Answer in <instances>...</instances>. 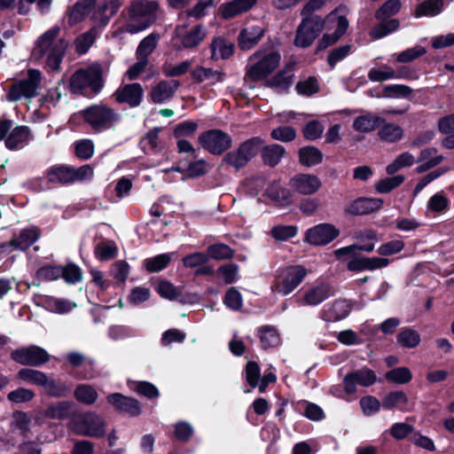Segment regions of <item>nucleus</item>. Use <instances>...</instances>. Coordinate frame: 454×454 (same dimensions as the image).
<instances>
[{
  "label": "nucleus",
  "instance_id": "obj_1",
  "mask_svg": "<svg viewBox=\"0 0 454 454\" xmlns=\"http://www.w3.org/2000/svg\"><path fill=\"white\" fill-rule=\"evenodd\" d=\"M59 33V27H54L42 35L32 53L37 59L46 57V67L52 71L59 69L68 45L65 39L58 37Z\"/></svg>",
  "mask_w": 454,
  "mask_h": 454
},
{
  "label": "nucleus",
  "instance_id": "obj_2",
  "mask_svg": "<svg viewBox=\"0 0 454 454\" xmlns=\"http://www.w3.org/2000/svg\"><path fill=\"white\" fill-rule=\"evenodd\" d=\"M280 59L276 48L271 44H263L249 57L245 81L257 82L265 78L278 67Z\"/></svg>",
  "mask_w": 454,
  "mask_h": 454
},
{
  "label": "nucleus",
  "instance_id": "obj_3",
  "mask_svg": "<svg viewBox=\"0 0 454 454\" xmlns=\"http://www.w3.org/2000/svg\"><path fill=\"white\" fill-rule=\"evenodd\" d=\"M158 7V3L154 1H134L129 8V18L121 31L137 34L149 27L156 20Z\"/></svg>",
  "mask_w": 454,
  "mask_h": 454
},
{
  "label": "nucleus",
  "instance_id": "obj_4",
  "mask_svg": "<svg viewBox=\"0 0 454 454\" xmlns=\"http://www.w3.org/2000/svg\"><path fill=\"white\" fill-rule=\"evenodd\" d=\"M90 88L98 93L102 88V71L98 66L76 71L70 79V90L74 94H83V90Z\"/></svg>",
  "mask_w": 454,
  "mask_h": 454
},
{
  "label": "nucleus",
  "instance_id": "obj_5",
  "mask_svg": "<svg viewBox=\"0 0 454 454\" xmlns=\"http://www.w3.org/2000/svg\"><path fill=\"white\" fill-rule=\"evenodd\" d=\"M73 430L80 435L101 438L106 434L105 419L96 412L77 416L72 422Z\"/></svg>",
  "mask_w": 454,
  "mask_h": 454
},
{
  "label": "nucleus",
  "instance_id": "obj_6",
  "mask_svg": "<svg viewBox=\"0 0 454 454\" xmlns=\"http://www.w3.org/2000/svg\"><path fill=\"white\" fill-rule=\"evenodd\" d=\"M262 145V141L258 137L247 139L237 150L226 153L223 158V163L239 169L256 155Z\"/></svg>",
  "mask_w": 454,
  "mask_h": 454
},
{
  "label": "nucleus",
  "instance_id": "obj_7",
  "mask_svg": "<svg viewBox=\"0 0 454 454\" xmlns=\"http://www.w3.org/2000/svg\"><path fill=\"white\" fill-rule=\"evenodd\" d=\"M324 27V21L317 15L303 18L297 28L294 44L299 47H309L318 36Z\"/></svg>",
  "mask_w": 454,
  "mask_h": 454
},
{
  "label": "nucleus",
  "instance_id": "obj_8",
  "mask_svg": "<svg viewBox=\"0 0 454 454\" xmlns=\"http://www.w3.org/2000/svg\"><path fill=\"white\" fill-rule=\"evenodd\" d=\"M201 146L215 155H220L231 146V137L221 129H210L199 137Z\"/></svg>",
  "mask_w": 454,
  "mask_h": 454
},
{
  "label": "nucleus",
  "instance_id": "obj_9",
  "mask_svg": "<svg viewBox=\"0 0 454 454\" xmlns=\"http://www.w3.org/2000/svg\"><path fill=\"white\" fill-rule=\"evenodd\" d=\"M307 272V270L301 265L284 269L276 281V292L283 295L291 294L301 283Z\"/></svg>",
  "mask_w": 454,
  "mask_h": 454
},
{
  "label": "nucleus",
  "instance_id": "obj_10",
  "mask_svg": "<svg viewBox=\"0 0 454 454\" xmlns=\"http://www.w3.org/2000/svg\"><path fill=\"white\" fill-rule=\"evenodd\" d=\"M11 357L18 364L28 366H40L50 360L47 351L35 345L14 349Z\"/></svg>",
  "mask_w": 454,
  "mask_h": 454
},
{
  "label": "nucleus",
  "instance_id": "obj_11",
  "mask_svg": "<svg viewBox=\"0 0 454 454\" xmlns=\"http://www.w3.org/2000/svg\"><path fill=\"white\" fill-rule=\"evenodd\" d=\"M41 82V73L35 69L28 70V76L26 80L20 81L12 86L7 98L10 101H17L22 97L33 98Z\"/></svg>",
  "mask_w": 454,
  "mask_h": 454
},
{
  "label": "nucleus",
  "instance_id": "obj_12",
  "mask_svg": "<svg viewBox=\"0 0 454 454\" xmlns=\"http://www.w3.org/2000/svg\"><path fill=\"white\" fill-rule=\"evenodd\" d=\"M84 118L94 129H101L116 121L118 115L105 106H93L84 112Z\"/></svg>",
  "mask_w": 454,
  "mask_h": 454
},
{
  "label": "nucleus",
  "instance_id": "obj_13",
  "mask_svg": "<svg viewBox=\"0 0 454 454\" xmlns=\"http://www.w3.org/2000/svg\"><path fill=\"white\" fill-rule=\"evenodd\" d=\"M288 184L300 194L312 195L320 189L322 183L315 175L297 174L290 179Z\"/></svg>",
  "mask_w": 454,
  "mask_h": 454
},
{
  "label": "nucleus",
  "instance_id": "obj_14",
  "mask_svg": "<svg viewBox=\"0 0 454 454\" xmlns=\"http://www.w3.org/2000/svg\"><path fill=\"white\" fill-rule=\"evenodd\" d=\"M339 231L328 223L318 224L306 233V240L312 245H325L339 236Z\"/></svg>",
  "mask_w": 454,
  "mask_h": 454
},
{
  "label": "nucleus",
  "instance_id": "obj_15",
  "mask_svg": "<svg viewBox=\"0 0 454 454\" xmlns=\"http://www.w3.org/2000/svg\"><path fill=\"white\" fill-rule=\"evenodd\" d=\"M179 86L176 80H161L152 87L149 98L154 104H164L174 97Z\"/></svg>",
  "mask_w": 454,
  "mask_h": 454
},
{
  "label": "nucleus",
  "instance_id": "obj_16",
  "mask_svg": "<svg viewBox=\"0 0 454 454\" xmlns=\"http://www.w3.org/2000/svg\"><path fill=\"white\" fill-rule=\"evenodd\" d=\"M114 96L118 103H126L131 107H135L140 105L144 90L139 83L127 84L119 88Z\"/></svg>",
  "mask_w": 454,
  "mask_h": 454
},
{
  "label": "nucleus",
  "instance_id": "obj_17",
  "mask_svg": "<svg viewBox=\"0 0 454 454\" xmlns=\"http://www.w3.org/2000/svg\"><path fill=\"white\" fill-rule=\"evenodd\" d=\"M264 28L259 26H248L244 27L238 36V46L242 51L253 49L259 43L264 35Z\"/></svg>",
  "mask_w": 454,
  "mask_h": 454
},
{
  "label": "nucleus",
  "instance_id": "obj_18",
  "mask_svg": "<svg viewBox=\"0 0 454 454\" xmlns=\"http://www.w3.org/2000/svg\"><path fill=\"white\" fill-rule=\"evenodd\" d=\"M107 401L119 411L128 413L130 416H137L141 412L137 400L124 396L121 394H111L107 396Z\"/></svg>",
  "mask_w": 454,
  "mask_h": 454
},
{
  "label": "nucleus",
  "instance_id": "obj_19",
  "mask_svg": "<svg viewBox=\"0 0 454 454\" xmlns=\"http://www.w3.org/2000/svg\"><path fill=\"white\" fill-rule=\"evenodd\" d=\"M381 204L379 199L359 198L346 207L345 213L352 215H366L380 208Z\"/></svg>",
  "mask_w": 454,
  "mask_h": 454
},
{
  "label": "nucleus",
  "instance_id": "obj_20",
  "mask_svg": "<svg viewBox=\"0 0 454 454\" xmlns=\"http://www.w3.org/2000/svg\"><path fill=\"white\" fill-rule=\"evenodd\" d=\"M294 64H287L272 79L267 81V85L278 92L286 91L294 82Z\"/></svg>",
  "mask_w": 454,
  "mask_h": 454
},
{
  "label": "nucleus",
  "instance_id": "obj_21",
  "mask_svg": "<svg viewBox=\"0 0 454 454\" xmlns=\"http://www.w3.org/2000/svg\"><path fill=\"white\" fill-rule=\"evenodd\" d=\"M40 236L37 228H29L22 230L20 235L12 238L9 244H3L1 247H12L15 249L25 250L28 248Z\"/></svg>",
  "mask_w": 454,
  "mask_h": 454
},
{
  "label": "nucleus",
  "instance_id": "obj_22",
  "mask_svg": "<svg viewBox=\"0 0 454 454\" xmlns=\"http://www.w3.org/2000/svg\"><path fill=\"white\" fill-rule=\"evenodd\" d=\"M191 74L192 79L200 83L208 82L211 84H215L216 82H222L225 78V73L223 70L202 66L196 67Z\"/></svg>",
  "mask_w": 454,
  "mask_h": 454
},
{
  "label": "nucleus",
  "instance_id": "obj_23",
  "mask_svg": "<svg viewBox=\"0 0 454 454\" xmlns=\"http://www.w3.org/2000/svg\"><path fill=\"white\" fill-rule=\"evenodd\" d=\"M95 4L96 0H81L69 7L67 12L68 24L74 26L82 21L85 16L94 7Z\"/></svg>",
  "mask_w": 454,
  "mask_h": 454
},
{
  "label": "nucleus",
  "instance_id": "obj_24",
  "mask_svg": "<svg viewBox=\"0 0 454 454\" xmlns=\"http://www.w3.org/2000/svg\"><path fill=\"white\" fill-rule=\"evenodd\" d=\"M73 403L61 401L50 404L43 411L42 416L51 419H66L73 413Z\"/></svg>",
  "mask_w": 454,
  "mask_h": 454
},
{
  "label": "nucleus",
  "instance_id": "obj_25",
  "mask_svg": "<svg viewBox=\"0 0 454 454\" xmlns=\"http://www.w3.org/2000/svg\"><path fill=\"white\" fill-rule=\"evenodd\" d=\"M256 4V0H233L220 8L223 19H231L250 10Z\"/></svg>",
  "mask_w": 454,
  "mask_h": 454
},
{
  "label": "nucleus",
  "instance_id": "obj_26",
  "mask_svg": "<svg viewBox=\"0 0 454 454\" xmlns=\"http://www.w3.org/2000/svg\"><path fill=\"white\" fill-rule=\"evenodd\" d=\"M385 120L372 114L356 117L353 121V129L358 132L368 133L375 130Z\"/></svg>",
  "mask_w": 454,
  "mask_h": 454
},
{
  "label": "nucleus",
  "instance_id": "obj_27",
  "mask_svg": "<svg viewBox=\"0 0 454 454\" xmlns=\"http://www.w3.org/2000/svg\"><path fill=\"white\" fill-rule=\"evenodd\" d=\"M184 28H177V36L180 38L184 48H192L200 44L206 35L202 26H197L189 32L183 34Z\"/></svg>",
  "mask_w": 454,
  "mask_h": 454
},
{
  "label": "nucleus",
  "instance_id": "obj_28",
  "mask_svg": "<svg viewBox=\"0 0 454 454\" xmlns=\"http://www.w3.org/2000/svg\"><path fill=\"white\" fill-rule=\"evenodd\" d=\"M30 132L26 126L14 128L5 140V145L11 150L19 149L27 144Z\"/></svg>",
  "mask_w": 454,
  "mask_h": 454
},
{
  "label": "nucleus",
  "instance_id": "obj_29",
  "mask_svg": "<svg viewBox=\"0 0 454 454\" xmlns=\"http://www.w3.org/2000/svg\"><path fill=\"white\" fill-rule=\"evenodd\" d=\"M265 194L279 205H288L291 201V191L280 186L278 181H272L269 184Z\"/></svg>",
  "mask_w": 454,
  "mask_h": 454
},
{
  "label": "nucleus",
  "instance_id": "obj_30",
  "mask_svg": "<svg viewBox=\"0 0 454 454\" xmlns=\"http://www.w3.org/2000/svg\"><path fill=\"white\" fill-rule=\"evenodd\" d=\"M329 296V287L326 285H318L309 288L304 294L302 304L316 306Z\"/></svg>",
  "mask_w": 454,
  "mask_h": 454
},
{
  "label": "nucleus",
  "instance_id": "obj_31",
  "mask_svg": "<svg viewBox=\"0 0 454 454\" xmlns=\"http://www.w3.org/2000/svg\"><path fill=\"white\" fill-rule=\"evenodd\" d=\"M286 150L282 145L272 144L262 150V159L264 164L270 167L277 166L284 157Z\"/></svg>",
  "mask_w": 454,
  "mask_h": 454
},
{
  "label": "nucleus",
  "instance_id": "obj_32",
  "mask_svg": "<svg viewBox=\"0 0 454 454\" xmlns=\"http://www.w3.org/2000/svg\"><path fill=\"white\" fill-rule=\"evenodd\" d=\"M322 160V152L315 146H305L299 150V160L304 166L311 167L317 165Z\"/></svg>",
  "mask_w": 454,
  "mask_h": 454
},
{
  "label": "nucleus",
  "instance_id": "obj_33",
  "mask_svg": "<svg viewBox=\"0 0 454 454\" xmlns=\"http://www.w3.org/2000/svg\"><path fill=\"white\" fill-rule=\"evenodd\" d=\"M47 375L35 369L23 368L17 373V378L24 382L43 387L46 383Z\"/></svg>",
  "mask_w": 454,
  "mask_h": 454
},
{
  "label": "nucleus",
  "instance_id": "obj_34",
  "mask_svg": "<svg viewBox=\"0 0 454 454\" xmlns=\"http://www.w3.org/2000/svg\"><path fill=\"white\" fill-rule=\"evenodd\" d=\"M211 59H227L233 53L234 46L232 43H228L222 38L215 39L211 45Z\"/></svg>",
  "mask_w": 454,
  "mask_h": 454
},
{
  "label": "nucleus",
  "instance_id": "obj_35",
  "mask_svg": "<svg viewBox=\"0 0 454 454\" xmlns=\"http://www.w3.org/2000/svg\"><path fill=\"white\" fill-rule=\"evenodd\" d=\"M47 177L50 183L68 184L72 183L71 167L57 166L47 171Z\"/></svg>",
  "mask_w": 454,
  "mask_h": 454
},
{
  "label": "nucleus",
  "instance_id": "obj_36",
  "mask_svg": "<svg viewBox=\"0 0 454 454\" xmlns=\"http://www.w3.org/2000/svg\"><path fill=\"white\" fill-rule=\"evenodd\" d=\"M350 310L351 305L348 301H336L326 312V317L330 321H338L346 317Z\"/></svg>",
  "mask_w": 454,
  "mask_h": 454
},
{
  "label": "nucleus",
  "instance_id": "obj_37",
  "mask_svg": "<svg viewBox=\"0 0 454 454\" xmlns=\"http://www.w3.org/2000/svg\"><path fill=\"white\" fill-rule=\"evenodd\" d=\"M378 136L383 141L387 143H395L402 139L403 129L394 123H386L380 129Z\"/></svg>",
  "mask_w": 454,
  "mask_h": 454
},
{
  "label": "nucleus",
  "instance_id": "obj_38",
  "mask_svg": "<svg viewBox=\"0 0 454 454\" xmlns=\"http://www.w3.org/2000/svg\"><path fill=\"white\" fill-rule=\"evenodd\" d=\"M443 7V0H428L419 4L415 11L417 18L421 16H435Z\"/></svg>",
  "mask_w": 454,
  "mask_h": 454
},
{
  "label": "nucleus",
  "instance_id": "obj_39",
  "mask_svg": "<svg viewBox=\"0 0 454 454\" xmlns=\"http://www.w3.org/2000/svg\"><path fill=\"white\" fill-rule=\"evenodd\" d=\"M159 41V35L151 34L144 38L136 51V57L147 59V57L155 50Z\"/></svg>",
  "mask_w": 454,
  "mask_h": 454
},
{
  "label": "nucleus",
  "instance_id": "obj_40",
  "mask_svg": "<svg viewBox=\"0 0 454 454\" xmlns=\"http://www.w3.org/2000/svg\"><path fill=\"white\" fill-rule=\"evenodd\" d=\"M397 342L405 348H415L420 342L419 333L411 328H404L397 335Z\"/></svg>",
  "mask_w": 454,
  "mask_h": 454
},
{
  "label": "nucleus",
  "instance_id": "obj_41",
  "mask_svg": "<svg viewBox=\"0 0 454 454\" xmlns=\"http://www.w3.org/2000/svg\"><path fill=\"white\" fill-rule=\"evenodd\" d=\"M259 337L264 348L275 347L279 343V335L272 326L265 325L261 327L259 329Z\"/></svg>",
  "mask_w": 454,
  "mask_h": 454
},
{
  "label": "nucleus",
  "instance_id": "obj_42",
  "mask_svg": "<svg viewBox=\"0 0 454 454\" xmlns=\"http://www.w3.org/2000/svg\"><path fill=\"white\" fill-rule=\"evenodd\" d=\"M398 27L399 21L397 20L393 19L387 20L383 19L381 22L371 31V35L375 39H379L395 31Z\"/></svg>",
  "mask_w": 454,
  "mask_h": 454
},
{
  "label": "nucleus",
  "instance_id": "obj_43",
  "mask_svg": "<svg viewBox=\"0 0 454 454\" xmlns=\"http://www.w3.org/2000/svg\"><path fill=\"white\" fill-rule=\"evenodd\" d=\"M171 261V256L168 254H159L153 258H148L144 262V265L148 271L154 272L160 271L166 268Z\"/></svg>",
  "mask_w": 454,
  "mask_h": 454
},
{
  "label": "nucleus",
  "instance_id": "obj_44",
  "mask_svg": "<svg viewBox=\"0 0 454 454\" xmlns=\"http://www.w3.org/2000/svg\"><path fill=\"white\" fill-rule=\"evenodd\" d=\"M43 387L49 395L54 397H63L69 392V388L63 382L51 380L48 377H46V383Z\"/></svg>",
  "mask_w": 454,
  "mask_h": 454
},
{
  "label": "nucleus",
  "instance_id": "obj_45",
  "mask_svg": "<svg viewBox=\"0 0 454 454\" xmlns=\"http://www.w3.org/2000/svg\"><path fill=\"white\" fill-rule=\"evenodd\" d=\"M389 381L397 384H405L411 380V373L407 367H398L387 372L385 375Z\"/></svg>",
  "mask_w": 454,
  "mask_h": 454
},
{
  "label": "nucleus",
  "instance_id": "obj_46",
  "mask_svg": "<svg viewBox=\"0 0 454 454\" xmlns=\"http://www.w3.org/2000/svg\"><path fill=\"white\" fill-rule=\"evenodd\" d=\"M208 258H214L215 260H225L230 259L233 256L232 249L224 244H215L207 247Z\"/></svg>",
  "mask_w": 454,
  "mask_h": 454
},
{
  "label": "nucleus",
  "instance_id": "obj_47",
  "mask_svg": "<svg viewBox=\"0 0 454 454\" xmlns=\"http://www.w3.org/2000/svg\"><path fill=\"white\" fill-rule=\"evenodd\" d=\"M412 92V90L402 84L387 85L382 90V97L385 98H406Z\"/></svg>",
  "mask_w": 454,
  "mask_h": 454
},
{
  "label": "nucleus",
  "instance_id": "obj_48",
  "mask_svg": "<svg viewBox=\"0 0 454 454\" xmlns=\"http://www.w3.org/2000/svg\"><path fill=\"white\" fill-rule=\"evenodd\" d=\"M325 130L324 125L316 120L309 121L302 129V133L307 140H316L321 137Z\"/></svg>",
  "mask_w": 454,
  "mask_h": 454
},
{
  "label": "nucleus",
  "instance_id": "obj_49",
  "mask_svg": "<svg viewBox=\"0 0 454 454\" xmlns=\"http://www.w3.org/2000/svg\"><path fill=\"white\" fill-rule=\"evenodd\" d=\"M74 396L78 401L91 404L97 400L98 394L92 387L81 385L76 387Z\"/></svg>",
  "mask_w": 454,
  "mask_h": 454
},
{
  "label": "nucleus",
  "instance_id": "obj_50",
  "mask_svg": "<svg viewBox=\"0 0 454 454\" xmlns=\"http://www.w3.org/2000/svg\"><path fill=\"white\" fill-rule=\"evenodd\" d=\"M350 373L357 384H360L364 387H369L377 380L375 372L371 369L364 368Z\"/></svg>",
  "mask_w": 454,
  "mask_h": 454
},
{
  "label": "nucleus",
  "instance_id": "obj_51",
  "mask_svg": "<svg viewBox=\"0 0 454 454\" xmlns=\"http://www.w3.org/2000/svg\"><path fill=\"white\" fill-rule=\"evenodd\" d=\"M408 398L402 391L391 392L386 395L382 400V406L386 409H392L397 407L399 404H405Z\"/></svg>",
  "mask_w": 454,
  "mask_h": 454
},
{
  "label": "nucleus",
  "instance_id": "obj_52",
  "mask_svg": "<svg viewBox=\"0 0 454 454\" xmlns=\"http://www.w3.org/2000/svg\"><path fill=\"white\" fill-rule=\"evenodd\" d=\"M404 180L403 176H395L381 179L376 184V190L380 193H387L399 186Z\"/></svg>",
  "mask_w": 454,
  "mask_h": 454
},
{
  "label": "nucleus",
  "instance_id": "obj_53",
  "mask_svg": "<svg viewBox=\"0 0 454 454\" xmlns=\"http://www.w3.org/2000/svg\"><path fill=\"white\" fill-rule=\"evenodd\" d=\"M401 8L399 0H387L375 13L378 20H383L387 17L395 14Z\"/></svg>",
  "mask_w": 454,
  "mask_h": 454
},
{
  "label": "nucleus",
  "instance_id": "obj_54",
  "mask_svg": "<svg viewBox=\"0 0 454 454\" xmlns=\"http://www.w3.org/2000/svg\"><path fill=\"white\" fill-rule=\"evenodd\" d=\"M48 308L56 313H66L70 311L76 305L67 300L50 298L47 300Z\"/></svg>",
  "mask_w": 454,
  "mask_h": 454
},
{
  "label": "nucleus",
  "instance_id": "obj_55",
  "mask_svg": "<svg viewBox=\"0 0 454 454\" xmlns=\"http://www.w3.org/2000/svg\"><path fill=\"white\" fill-rule=\"evenodd\" d=\"M426 52L427 51L424 47L418 45L402 51L398 54L396 60L400 63H407L419 58Z\"/></svg>",
  "mask_w": 454,
  "mask_h": 454
},
{
  "label": "nucleus",
  "instance_id": "obj_56",
  "mask_svg": "<svg viewBox=\"0 0 454 454\" xmlns=\"http://www.w3.org/2000/svg\"><path fill=\"white\" fill-rule=\"evenodd\" d=\"M296 227L292 225H278L271 230V234L277 240H286L296 235Z\"/></svg>",
  "mask_w": 454,
  "mask_h": 454
},
{
  "label": "nucleus",
  "instance_id": "obj_57",
  "mask_svg": "<svg viewBox=\"0 0 454 454\" xmlns=\"http://www.w3.org/2000/svg\"><path fill=\"white\" fill-rule=\"evenodd\" d=\"M35 396V393L27 388L19 387L7 395L8 399L13 403H24L32 400Z\"/></svg>",
  "mask_w": 454,
  "mask_h": 454
},
{
  "label": "nucleus",
  "instance_id": "obj_58",
  "mask_svg": "<svg viewBox=\"0 0 454 454\" xmlns=\"http://www.w3.org/2000/svg\"><path fill=\"white\" fill-rule=\"evenodd\" d=\"M271 137L273 139L279 140L282 142H289L295 138L296 131L292 127H279L274 129L271 131Z\"/></svg>",
  "mask_w": 454,
  "mask_h": 454
},
{
  "label": "nucleus",
  "instance_id": "obj_59",
  "mask_svg": "<svg viewBox=\"0 0 454 454\" xmlns=\"http://www.w3.org/2000/svg\"><path fill=\"white\" fill-rule=\"evenodd\" d=\"M182 262L185 267L194 268L206 264L208 262V255L197 252L184 256Z\"/></svg>",
  "mask_w": 454,
  "mask_h": 454
},
{
  "label": "nucleus",
  "instance_id": "obj_60",
  "mask_svg": "<svg viewBox=\"0 0 454 454\" xmlns=\"http://www.w3.org/2000/svg\"><path fill=\"white\" fill-rule=\"evenodd\" d=\"M174 434L179 441L188 442L193 434V428L188 422L180 421L175 425Z\"/></svg>",
  "mask_w": 454,
  "mask_h": 454
},
{
  "label": "nucleus",
  "instance_id": "obj_61",
  "mask_svg": "<svg viewBox=\"0 0 454 454\" xmlns=\"http://www.w3.org/2000/svg\"><path fill=\"white\" fill-rule=\"evenodd\" d=\"M260 376L261 372L258 364L256 362H248L246 366V378L252 387H257Z\"/></svg>",
  "mask_w": 454,
  "mask_h": 454
},
{
  "label": "nucleus",
  "instance_id": "obj_62",
  "mask_svg": "<svg viewBox=\"0 0 454 454\" xmlns=\"http://www.w3.org/2000/svg\"><path fill=\"white\" fill-rule=\"evenodd\" d=\"M224 302L232 309H239L242 306V297L240 293L235 287H231L225 294Z\"/></svg>",
  "mask_w": 454,
  "mask_h": 454
},
{
  "label": "nucleus",
  "instance_id": "obj_63",
  "mask_svg": "<svg viewBox=\"0 0 454 454\" xmlns=\"http://www.w3.org/2000/svg\"><path fill=\"white\" fill-rule=\"evenodd\" d=\"M61 270V277H63L67 283L74 284L80 281L82 278V271L80 268L74 264H68Z\"/></svg>",
  "mask_w": 454,
  "mask_h": 454
},
{
  "label": "nucleus",
  "instance_id": "obj_64",
  "mask_svg": "<svg viewBox=\"0 0 454 454\" xmlns=\"http://www.w3.org/2000/svg\"><path fill=\"white\" fill-rule=\"evenodd\" d=\"M298 93L303 95H311L318 90L317 81L314 77H309L304 82H300L296 84Z\"/></svg>",
  "mask_w": 454,
  "mask_h": 454
}]
</instances>
